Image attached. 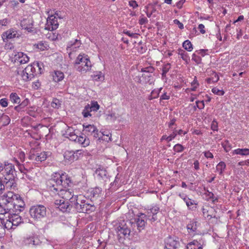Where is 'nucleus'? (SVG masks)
Masks as SVG:
<instances>
[{
    "label": "nucleus",
    "instance_id": "f257e3e1",
    "mask_svg": "<svg viewBox=\"0 0 249 249\" xmlns=\"http://www.w3.org/2000/svg\"><path fill=\"white\" fill-rule=\"evenodd\" d=\"M71 183V180L66 173L60 174L55 173L53 177L48 180V186L50 190L56 193L61 200L68 201L71 203L74 196L73 192L70 190L65 189Z\"/></svg>",
    "mask_w": 249,
    "mask_h": 249
},
{
    "label": "nucleus",
    "instance_id": "f03ea898",
    "mask_svg": "<svg viewBox=\"0 0 249 249\" xmlns=\"http://www.w3.org/2000/svg\"><path fill=\"white\" fill-rule=\"evenodd\" d=\"M1 197L0 202V217H3L2 214H8V212H21L25 203L18 194L13 192V190H7Z\"/></svg>",
    "mask_w": 249,
    "mask_h": 249
},
{
    "label": "nucleus",
    "instance_id": "7ed1b4c3",
    "mask_svg": "<svg viewBox=\"0 0 249 249\" xmlns=\"http://www.w3.org/2000/svg\"><path fill=\"white\" fill-rule=\"evenodd\" d=\"M1 172L4 178V181L5 182L6 190H16L17 184L14 180L16 171L14 165L10 163H5Z\"/></svg>",
    "mask_w": 249,
    "mask_h": 249
},
{
    "label": "nucleus",
    "instance_id": "20e7f679",
    "mask_svg": "<svg viewBox=\"0 0 249 249\" xmlns=\"http://www.w3.org/2000/svg\"><path fill=\"white\" fill-rule=\"evenodd\" d=\"M74 66L78 71L85 74L91 71L92 64L89 56L82 53H80L75 59Z\"/></svg>",
    "mask_w": 249,
    "mask_h": 249
},
{
    "label": "nucleus",
    "instance_id": "39448f33",
    "mask_svg": "<svg viewBox=\"0 0 249 249\" xmlns=\"http://www.w3.org/2000/svg\"><path fill=\"white\" fill-rule=\"evenodd\" d=\"M3 217H0L1 222L5 228L10 230L15 229L21 222V218L14 213L8 212V214H2Z\"/></svg>",
    "mask_w": 249,
    "mask_h": 249
},
{
    "label": "nucleus",
    "instance_id": "423d86ee",
    "mask_svg": "<svg viewBox=\"0 0 249 249\" xmlns=\"http://www.w3.org/2000/svg\"><path fill=\"white\" fill-rule=\"evenodd\" d=\"M71 206L74 207L78 213H87L88 212L89 204L86 203L85 197L82 195H75L72 198Z\"/></svg>",
    "mask_w": 249,
    "mask_h": 249
},
{
    "label": "nucleus",
    "instance_id": "0eeeda50",
    "mask_svg": "<svg viewBox=\"0 0 249 249\" xmlns=\"http://www.w3.org/2000/svg\"><path fill=\"white\" fill-rule=\"evenodd\" d=\"M50 154V152L43 151L37 147L31 149L29 157L32 160L42 162L45 161Z\"/></svg>",
    "mask_w": 249,
    "mask_h": 249
},
{
    "label": "nucleus",
    "instance_id": "6e6552de",
    "mask_svg": "<svg viewBox=\"0 0 249 249\" xmlns=\"http://www.w3.org/2000/svg\"><path fill=\"white\" fill-rule=\"evenodd\" d=\"M155 69L152 66H148L141 69L140 71L142 72L143 74L141 78H139L138 82L141 84L143 83H149L151 84L152 83V73L154 72Z\"/></svg>",
    "mask_w": 249,
    "mask_h": 249
},
{
    "label": "nucleus",
    "instance_id": "1a4fd4ad",
    "mask_svg": "<svg viewBox=\"0 0 249 249\" xmlns=\"http://www.w3.org/2000/svg\"><path fill=\"white\" fill-rule=\"evenodd\" d=\"M30 213L34 218H41L46 215V207L42 205L33 206L30 209Z\"/></svg>",
    "mask_w": 249,
    "mask_h": 249
},
{
    "label": "nucleus",
    "instance_id": "9d476101",
    "mask_svg": "<svg viewBox=\"0 0 249 249\" xmlns=\"http://www.w3.org/2000/svg\"><path fill=\"white\" fill-rule=\"evenodd\" d=\"M146 210V215L151 223L156 221L158 219L157 214L160 211V208L157 205H152L149 209H147Z\"/></svg>",
    "mask_w": 249,
    "mask_h": 249
},
{
    "label": "nucleus",
    "instance_id": "9b49d317",
    "mask_svg": "<svg viewBox=\"0 0 249 249\" xmlns=\"http://www.w3.org/2000/svg\"><path fill=\"white\" fill-rule=\"evenodd\" d=\"M115 231L118 235L120 236V237L126 236H128L130 233V229L124 221L119 223V225L115 228Z\"/></svg>",
    "mask_w": 249,
    "mask_h": 249
},
{
    "label": "nucleus",
    "instance_id": "f8f14e48",
    "mask_svg": "<svg viewBox=\"0 0 249 249\" xmlns=\"http://www.w3.org/2000/svg\"><path fill=\"white\" fill-rule=\"evenodd\" d=\"M198 225V223L195 220L190 221V222L187 224V231L190 235L194 236L196 235L201 234V232L197 230Z\"/></svg>",
    "mask_w": 249,
    "mask_h": 249
},
{
    "label": "nucleus",
    "instance_id": "ddd939ff",
    "mask_svg": "<svg viewBox=\"0 0 249 249\" xmlns=\"http://www.w3.org/2000/svg\"><path fill=\"white\" fill-rule=\"evenodd\" d=\"M203 216L207 220H210L212 218L217 219L216 213V212L214 208L210 206H205L202 208Z\"/></svg>",
    "mask_w": 249,
    "mask_h": 249
},
{
    "label": "nucleus",
    "instance_id": "4468645a",
    "mask_svg": "<svg viewBox=\"0 0 249 249\" xmlns=\"http://www.w3.org/2000/svg\"><path fill=\"white\" fill-rule=\"evenodd\" d=\"M59 24L54 15H51L48 17L47 19V24L45 29L50 31H53L58 28Z\"/></svg>",
    "mask_w": 249,
    "mask_h": 249
},
{
    "label": "nucleus",
    "instance_id": "2eb2a0df",
    "mask_svg": "<svg viewBox=\"0 0 249 249\" xmlns=\"http://www.w3.org/2000/svg\"><path fill=\"white\" fill-rule=\"evenodd\" d=\"M54 204L56 208L63 213L69 211L71 206V203L68 201L58 199H55Z\"/></svg>",
    "mask_w": 249,
    "mask_h": 249
},
{
    "label": "nucleus",
    "instance_id": "dca6fc26",
    "mask_svg": "<svg viewBox=\"0 0 249 249\" xmlns=\"http://www.w3.org/2000/svg\"><path fill=\"white\" fill-rule=\"evenodd\" d=\"M16 37H18V32L17 30L13 28L7 30L1 35V37L4 42Z\"/></svg>",
    "mask_w": 249,
    "mask_h": 249
},
{
    "label": "nucleus",
    "instance_id": "f3484780",
    "mask_svg": "<svg viewBox=\"0 0 249 249\" xmlns=\"http://www.w3.org/2000/svg\"><path fill=\"white\" fill-rule=\"evenodd\" d=\"M180 243L178 241L172 237H168L165 242L166 249H177L179 248Z\"/></svg>",
    "mask_w": 249,
    "mask_h": 249
},
{
    "label": "nucleus",
    "instance_id": "a211bd4d",
    "mask_svg": "<svg viewBox=\"0 0 249 249\" xmlns=\"http://www.w3.org/2000/svg\"><path fill=\"white\" fill-rule=\"evenodd\" d=\"M15 62L19 64H25L29 61V57L22 52H18L14 56Z\"/></svg>",
    "mask_w": 249,
    "mask_h": 249
},
{
    "label": "nucleus",
    "instance_id": "6ab92c4d",
    "mask_svg": "<svg viewBox=\"0 0 249 249\" xmlns=\"http://www.w3.org/2000/svg\"><path fill=\"white\" fill-rule=\"evenodd\" d=\"M147 215L143 213H140L138 215L137 224L139 231L143 230L146 224Z\"/></svg>",
    "mask_w": 249,
    "mask_h": 249
},
{
    "label": "nucleus",
    "instance_id": "aec40b11",
    "mask_svg": "<svg viewBox=\"0 0 249 249\" xmlns=\"http://www.w3.org/2000/svg\"><path fill=\"white\" fill-rule=\"evenodd\" d=\"M31 71V69H30V67H26L24 70L19 72L18 71V74L21 77L23 80L27 81L33 78Z\"/></svg>",
    "mask_w": 249,
    "mask_h": 249
},
{
    "label": "nucleus",
    "instance_id": "412c9836",
    "mask_svg": "<svg viewBox=\"0 0 249 249\" xmlns=\"http://www.w3.org/2000/svg\"><path fill=\"white\" fill-rule=\"evenodd\" d=\"M102 189L99 187L91 188L88 191V193L89 194V196H90L91 199L93 200H96L102 194Z\"/></svg>",
    "mask_w": 249,
    "mask_h": 249
},
{
    "label": "nucleus",
    "instance_id": "4be33fe9",
    "mask_svg": "<svg viewBox=\"0 0 249 249\" xmlns=\"http://www.w3.org/2000/svg\"><path fill=\"white\" fill-rule=\"evenodd\" d=\"M20 25L22 29L26 30L28 32L32 31L33 24L32 21L30 19H23L21 20Z\"/></svg>",
    "mask_w": 249,
    "mask_h": 249
},
{
    "label": "nucleus",
    "instance_id": "5701e85b",
    "mask_svg": "<svg viewBox=\"0 0 249 249\" xmlns=\"http://www.w3.org/2000/svg\"><path fill=\"white\" fill-rule=\"evenodd\" d=\"M80 41L77 39L74 40V42H71L68 44L67 47L68 52H70L69 55L71 53V51H75L81 46Z\"/></svg>",
    "mask_w": 249,
    "mask_h": 249
},
{
    "label": "nucleus",
    "instance_id": "b1692460",
    "mask_svg": "<svg viewBox=\"0 0 249 249\" xmlns=\"http://www.w3.org/2000/svg\"><path fill=\"white\" fill-rule=\"evenodd\" d=\"M53 80L55 82H59L62 81L64 78L63 72L59 71H54L52 73Z\"/></svg>",
    "mask_w": 249,
    "mask_h": 249
},
{
    "label": "nucleus",
    "instance_id": "393cba45",
    "mask_svg": "<svg viewBox=\"0 0 249 249\" xmlns=\"http://www.w3.org/2000/svg\"><path fill=\"white\" fill-rule=\"evenodd\" d=\"M76 142L80 144L82 147H86L89 145L90 140L86 136H79Z\"/></svg>",
    "mask_w": 249,
    "mask_h": 249
},
{
    "label": "nucleus",
    "instance_id": "a878e982",
    "mask_svg": "<svg viewBox=\"0 0 249 249\" xmlns=\"http://www.w3.org/2000/svg\"><path fill=\"white\" fill-rule=\"evenodd\" d=\"M83 130L88 135H92V133L96 131V127L93 124H83Z\"/></svg>",
    "mask_w": 249,
    "mask_h": 249
},
{
    "label": "nucleus",
    "instance_id": "bb28decb",
    "mask_svg": "<svg viewBox=\"0 0 249 249\" xmlns=\"http://www.w3.org/2000/svg\"><path fill=\"white\" fill-rule=\"evenodd\" d=\"M34 48L38 51H43L48 50L49 46L46 42L41 41L35 44Z\"/></svg>",
    "mask_w": 249,
    "mask_h": 249
},
{
    "label": "nucleus",
    "instance_id": "cd10ccee",
    "mask_svg": "<svg viewBox=\"0 0 249 249\" xmlns=\"http://www.w3.org/2000/svg\"><path fill=\"white\" fill-rule=\"evenodd\" d=\"M64 157L66 160L71 162L77 160V158L75 157L74 152L73 151H66L64 153Z\"/></svg>",
    "mask_w": 249,
    "mask_h": 249
},
{
    "label": "nucleus",
    "instance_id": "c85d7f7f",
    "mask_svg": "<svg viewBox=\"0 0 249 249\" xmlns=\"http://www.w3.org/2000/svg\"><path fill=\"white\" fill-rule=\"evenodd\" d=\"M186 248L187 249H203L201 243L195 240L188 243Z\"/></svg>",
    "mask_w": 249,
    "mask_h": 249
},
{
    "label": "nucleus",
    "instance_id": "c756f323",
    "mask_svg": "<svg viewBox=\"0 0 249 249\" xmlns=\"http://www.w3.org/2000/svg\"><path fill=\"white\" fill-rule=\"evenodd\" d=\"M233 154L240 155L241 156L249 155V149L248 148H237L232 152Z\"/></svg>",
    "mask_w": 249,
    "mask_h": 249
},
{
    "label": "nucleus",
    "instance_id": "7c9ffc66",
    "mask_svg": "<svg viewBox=\"0 0 249 249\" xmlns=\"http://www.w3.org/2000/svg\"><path fill=\"white\" fill-rule=\"evenodd\" d=\"M178 53L180 56L181 58L185 61L186 63H188L190 60V57L188 54L183 50L181 49H178Z\"/></svg>",
    "mask_w": 249,
    "mask_h": 249
},
{
    "label": "nucleus",
    "instance_id": "2f4dec72",
    "mask_svg": "<svg viewBox=\"0 0 249 249\" xmlns=\"http://www.w3.org/2000/svg\"><path fill=\"white\" fill-rule=\"evenodd\" d=\"M219 80V76L217 73L213 72L211 77L206 79V81L208 84H212L217 82Z\"/></svg>",
    "mask_w": 249,
    "mask_h": 249
},
{
    "label": "nucleus",
    "instance_id": "473e14b6",
    "mask_svg": "<svg viewBox=\"0 0 249 249\" xmlns=\"http://www.w3.org/2000/svg\"><path fill=\"white\" fill-rule=\"evenodd\" d=\"M204 195L206 197V199L207 200H212L213 204L218 201V199L214 197L213 194L208 190H207Z\"/></svg>",
    "mask_w": 249,
    "mask_h": 249
},
{
    "label": "nucleus",
    "instance_id": "72a5a7b5",
    "mask_svg": "<svg viewBox=\"0 0 249 249\" xmlns=\"http://www.w3.org/2000/svg\"><path fill=\"white\" fill-rule=\"evenodd\" d=\"M10 117L6 114H3L0 117V124H1L2 126H6L9 124L10 123Z\"/></svg>",
    "mask_w": 249,
    "mask_h": 249
},
{
    "label": "nucleus",
    "instance_id": "f704fd0d",
    "mask_svg": "<svg viewBox=\"0 0 249 249\" xmlns=\"http://www.w3.org/2000/svg\"><path fill=\"white\" fill-rule=\"evenodd\" d=\"M38 67V62H36L33 63L32 64L29 65L27 67H30L31 69V73L32 74V77L34 78L35 76L37 75L36 67Z\"/></svg>",
    "mask_w": 249,
    "mask_h": 249
},
{
    "label": "nucleus",
    "instance_id": "c9c22d12",
    "mask_svg": "<svg viewBox=\"0 0 249 249\" xmlns=\"http://www.w3.org/2000/svg\"><path fill=\"white\" fill-rule=\"evenodd\" d=\"M226 165L223 161L219 162L216 166V171L219 173V175H223V173L225 170Z\"/></svg>",
    "mask_w": 249,
    "mask_h": 249
},
{
    "label": "nucleus",
    "instance_id": "e433bc0d",
    "mask_svg": "<svg viewBox=\"0 0 249 249\" xmlns=\"http://www.w3.org/2000/svg\"><path fill=\"white\" fill-rule=\"evenodd\" d=\"M10 100L13 104H19L20 98L16 93L12 92L10 94Z\"/></svg>",
    "mask_w": 249,
    "mask_h": 249
},
{
    "label": "nucleus",
    "instance_id": "4c0bfd02",
    "mask_svg": "<svg viewBox=\"0 0 249 249\" xmlns=\"http://www.w3.org/2000/svg\"><path fill=\"white\" fill-rule=\"evenodd\" d=\"M145 9H146V14L148 18H150L157 11L156 8L153 5L147 6Z\"/></svg>",
    "mask_w": 249,
    "mask_h": 249
},
{
    "label": "nucleus",
    "instance_id": "58836bf2",
    "mask_svg": "<svg viewBox=\"0 0 249 249\" xmlns=\"http://www.w3.org/2000/svg\"><path fill=\"white\" fill-rule=\"evenodd\" d=\"M162 89V88H160L159 89H153L150 95L148 97V99L149 100H152L154 99H156L159 97V94Z\"/></svg>",
    "mask_w": 249,
    "mask_h": 249
},
{
    "label": "nucleus",
    "instance_id": "ea45409f",
    "mask_svg": "<svg viewBox=\"0 0 249 249\" xmlns=\"http://www.w3.org/2000/svg\"><path fill=\"white\" fill-rule=\"evenodd\" d=\"M92 79L95 81H101L104 79V75L101 71H97L92 75Z\"/></svg>",
    "mask_w": 249,
    "mask_h": 249
},
{
    "label": "nucleus",
    "instance_id": "a19ab883",
    "mask_svg": "<svg viewBox=\"0 0 249 249\" xmlns=\"http://www.w3.org/2000/svg\"><path fill=\"white\" fill-rule=\"evenodd\" d=\"M186 205L189 209L193 210L196 208V206L197 205V203L196 201L189 198L186 201Z\"/></svg>",
    "mask_w": 249,
    "mask_h": 249
},
{
    "label": "nucleus",
    "instance_id": "79ce46f5",
    "mask_svg": "<svg viewBox=\"0 0 249 249\" xmlns=\"http://www.w3.org/2000/svg\"><path fill=\"white\" fill-rule=\"evenodd\" d=\"M91 112V110L89 108V105L88 104L85 107L84 109L82 112V114L84 118H87L91 116V114L90 113Z\"/></svg>",
    "mask_w": 249,
    "mask_h": 249
},
{
    "label": "nucleus",
    "instance_id": "37998d69",
    "mask_svg": "<svg viewBox=\"0 0 249 249\" xmlns=\"http://www.w3.org/2000/svg\"><path fill=\"white\" fill-rule=\"evenodd\" d=\"M182 46L185 50L188 52H191L193 49L192 44L189 40L184 41L182 44Z\"/></svg>",
    "mask_w": 249,
    "mask_h": 249
},
{
    "label": "nucleus",
    "instance_id": "c03bdc74",
    "mask_svg": "<svg viewBox=\"0 0 249 249\" xmlns=\"http://www.w3.org/2000/svg\"><path fill=\"white\" fill-rule=\"evenodd\" d=\"M221 145L226 152L230 151L231 149V144L228 140H225L222 142Z\"/></svg>",
    "mask_w": 249,
    "mask_h": 249
},
{
    "label": "nucleus",
    "instance_id": "a18cd8bd",
    "mask_svg": "<svg viewBox=\"0 0 249 249\" xmlns=\"http://www.w3.org/2000/svg\"><path fill=\"white\" fill-rule=\"evenodd\" d=\"M102 136L100 137L99 140H102L106 142H108L111 141V135L110 133H106L105 132L102 133Z\"/></svg>",
    "mask_w": 249,
    "mask_h": 249
},
{
    "label": "nucleus",
    "instance_id": "49530a36",
    "mask_svg": "<svg viewBox=\"0 0 249 249\" xmlns=\"http://www.w3.org/2000/svg\"><path fill=\"white\" fill-rule=\"evenodd\" d=\"M61 102L56 99H53L52 103H51V107L54 108H59L61 107Z\"/></svg>",
    "mask_w": 249,
    "mask_h": 249
},
{
    "label": "nucleus",
    "instance_id": "de8ad7c7",
    "mask_svg": "<svg viewBox=\"0 0 249 249\" xmlns=\"http://www.w3.org/2000/svg\"><path fill=\"white\" fill-rule=\"evenodd\" d=\"M89 108L91 111H97L100 108V106L96 101H92L89 105Z\"/></svg>",
    "mask_w": 249,
    "mask_h": 249
},
{
    "label": "nucleus",
    "instance_id": "09e8293b",
    "mask_svg": "<svg viewBox=\"0 0 249 249\" xmlns=\"http://www.w3.org/2000/svg\"><path fill=\"white\" fill-rule=\"evenodd\" d=\"M96 174L101 178H104L107 176V171L106 170L98 168L96 171Z\"/></svg>",
    "mask_w": 249,
    "mask_h": 249
},
{
    "label": "nucleus",
    "instance_id": "8fccbe9b",
    "mask_svg": "<svg viewBox=\"0 0 249 249\" xmlns=\"http://www.w3.org/2000/svg\"><path fill=\"white\" fill-rule=\"evenodd\" d=\"M199 86V83L196 79V77H195V78L193 82L191 83V88L190 90L191 91H195Z\"/></svg>",
    "mask_w": 249,
    "mask_h": 249
},
{
    "label": "nucleus",
    "instance_id": "3c124183",
    "mask_svg": "<svg viewBox=\"0 0 249 249\" xmlns=\"http://www.w3.org/2000/svg\"><path fill=\"white\" fill-rule=\"evenodd\" d=\"M212 91L214 94L222 96L225 94V91L222 89H219L217 88H213L212 89Z\"/></svg>",
    "mask_w": 249,
    "mask_h": 249
},
{
    "label": "nucleus",
    "instance_id": "603ef678",
    "mask_svg": "<svg viewBox=\"0 0 249 249\" xmlns=\"http://www.w3.org/2000/svg\"><path fill=\"white\" fill-rule=\"evenodd\" d=\"M196 106H194L195 110L196 109V107H197L199 109H202L204 108V107H205L204 102V101H203V100L196 101Z\"/></svg>",
    "mask_w": 249,
    "mask_h": 249
},
{
    "label": "nucleus",
    "instance_id": "864d4df0",
    "mask_svg": "<svg viewBox=\"0 0 249 249\" xmlns=\"http://www.w3.org/2000/svg\"><path fill=\"white\" fill-rule=\"evenodd\" d=\"M173 149L176 152H181L184 150V147L182 145L178 143L174 145Z\"/></svg>",
    "mask_w": 249,
    "mask_h": 249
},
{
    "label": "nucleus",
    "instance_id": "5fc2aeb1",
    "mask_svg": "<svg viewBox=\"0 0 249 249\" xmlns=\"http://www.w3.org/2000/svg\"><path fill=\"white\" fill-rule=\"evenodd\" d=\"M171 66L169 63L164 65L162 68V75H165L168 72Z\"/></svg>",
    "mask_w": 249,
    "mask_h": 249
},
{
    "label": "nucleus",
    "instance_id": "6e6d98bb",
    "mask_svg": "<svg viewBox=\"0 0 249 249\" xmlns=\"http://www.w3.org/2000/svg\"><path fill=\"white\" fill-rule=\"evenodd\" d=\"M211 127L213 131L218 130V123L215 120L212 121Z\"/></svg>",
    "mask_w": 249,
    "mask_h": 249
},
{
    "label": "nucleus",
    "instance_id": "4d7b16f0",
    "mask_svg": "<svg viewBox=\"0 0 249 249\" xmlns=\"http://www.w3.org/2000/svg\"><path fill=\"white\" fill-rule=\"evenodd\" d=\"M75 157L77 158V160L81 158L84 154V151L82 150H77L74 152Z\"/></svg>",
    "mask_w": 249,
    "mask_h": 249
},
{
    "label": "nucleus",
    "instance_id": "13d9d810",
    "mask_svg": "<svg viewBox=\"0 0 249 249\" xmlns=\"http://www.w3.org/2000/svg\"><path fill=\"white\" fill-rule=\"evenodd\" d=\"M0 105L1 107H5L8 106V99L6 98H2L0 100Z\"/></svg>",
    "mask_w": 249,
    "mask_h": 249
},
{
    "label": "nucleus",
    "instance_id": "bf43d9fd",
    "mask_svg": "<svg viewBox=\"0 0 249 249\" xmlns=\"http://www.w3.org/2000/svg\"><path fill=\"white\" fill-rule=\"evenodd\" d=\"M126 35L133 38L137 37V34L135 33H131L129 31L124 30L123 32Z\"/></svg>",
    "mask_w": 249,
    "mask_h": 249
},
{
    "label": "nucleus",
    "instance_id": "052dcab7",
    "mask_svg": "<svg viewBox=\"0 0 249 249\" xmlns=\"http://www.w3.org/2000/svg\"><path fill=\"white\" fill-rule=\"evenodd\" d=\"M36 71L38 75L41 74L43 71V66L42 63L38 62V67H36Z\"/></svg>",
    "mask_w": 249,
    "mask_h": 249
},
{
    "label": "nucleus",
    "instance_id": "680f3d73",
    "mask_svg": "<svg viewBox=\"0 0 249 249\" xmlns=\"http://www.w3.org/2000/svg\"><path fill=\"white\" fill-rule=\"evenodd\" d=\"M10 21L8 18H4L0 20V26H6L9 23Z\"/></svg>",
    "mask_w": 249,
    "mask_h": 249
},
{
    "label": "nucleus",
    "instance_id": "e2e57ef3",
    "mask_svg": "<svg viewBox=\"0 0 249 249\" xmlns=\"http://www.w3.org/2000/svg\"><path fill=\"white\" fill-rule=\"evenodd\" d=\"M148 20L146 18L141 17L139 20V23L140 25H143L148 22Z\"/></svg>",
    "mask_w": 249,
    "mask_h": 249
},
{
    "label": "nucleus",
    "instance_id": "0e129e2a",
    "mask_svg": "<svg viewBox=\"0 0 249 249\" xmlns=\"http://www.w3.org/2000/svg\"><path fill=\"white\" fill-rule=\"evenodd\" d=\"M26 243L28 245H35V241L34 237H31L27 238L26 240Z\"/></svg>",
    "mask_w": 249,
    "mask_h": 249
},
{
    "label": "nucleus",
    "instance_id": "69168bd1",
    "mask_svg": "<svg viewBox=\"0 0 249 249\" xmlns=\"http://www.w3.org/2000/svg\"><path fill=\"white\" fill-rule=\"evenodd\" d=\"M129 5L135 9L138 7V4L135 0H130L129 1Z\"/></svg>",
    "mask_w": 249,
    "mask_h": 249
},
{
    "label": "nucleus",
    "instance_id": "338daca9",
    "mask_svg": "<svg viewBox=\"0 0 249 249\" xmlns=\"http://www.w3.org/2000/svg\"><path fill=\"white\" fill-rule=\"evenodd\" d=\"M192 60L195 61L196 63L198 64L201 61V58L199 56H198L196 54L194 53L192 55Z\"/></svg>",
    "mask_w": 249,
    "mask_h": 249
},
{
    "label": "nucleus",
    "instance_id": "774afa93",
    "mask_svg": "<svg viewBox=\"0 0 249 249\" xmlns=\"http://www.w3.org/2000/svg\"><path fill=\"white\" fill-rule=\"evenodd\" d=\"M204 155L205 157L206 158H210V159H213V154L210 152L209 151H205L203 152Z\"/></svg>",
    "mask_w": 249,
    "mask_h": 249
}]
</instances>
